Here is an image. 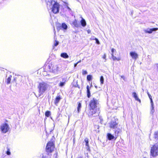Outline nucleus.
<instances>
[{"mask_svg": "<svg viewBox=\"0 0 158 158\" xmlns=\"http://www.w3.org/2000/svg\"><path fill=\"white\" fill-rule=\"evenodd\" d=\"M91 109L89 114V117H95L98 115L99 112V103L98 100L94 98L91 100L89 103Z\"/></svg>", "mask_w": 158, "mask_h": 158, "instance_id": "f257e3e1", "label": "nucleus"}, {"mask_svg": "<svg viewBox=\"0 0 158 158\" xmlns=\"http://www.w3.org/2000/svg\"><path fill=\"white\" fill-rule=\"evenodd\" d=\"M49 85L47 82L42 81L39 83L38 86V96L35 95L37 98L40 97L41 95L43 94L49 88Z\"/></svg>", "mask_w": 158, "mask_h": 158, "instance_id": "f03ea898", "label": "nucleus"}, {"mask_svg": "<svg viewBox=\"0 0 158 158\" xmlns=\"http://www.w3.org/2000/svg\"><path fill=\"white\" fill-rule=\"evenodd\" d=\"M48 71L54 73H57L61 70V66L60 64H50L47 66Z\"/></svg>", "mask_w": 158, "mask_h": 158, "instance_id": "7ed1b4c3", "label": "nucleus"}, {"mask_svg": "<svg viewBox=\"0 0 158 158\" xmlns=\"http://www.w3.org/2000/svg\"><path fill=\"white\" fill-rule=\"evenodd\" d=\"M60 5L57 2L54 1V3L51 8L50 9H52V11L54 14L58 13L59 12Z\"/></svg>", "mask_w": 158, "mask_h": 158, "instance_id": "20e7f679", "label": "nucleus"}, {"mask_svg": "<svg viewBox=\"0 0 158 158\" xmlns=\"http://www.w3.org/2000/svg\"><path fill=\"white\" fill-rule=\"evenodd\" d=\"M54 144L52 142H49L47 144L46 147V151L47 152H51L54 150Z\"/></svg>", "mask_w": 158, "mask_h": 158, "instance_id": "39448f33", "label": "nucleus"}, {"mask_svg": "<svg viewBox=\"0 0 158 158\" xmlns=\"http://www.w3.org/2000/svg\"><path fill=\"white\" fill-rule=\"evenodd\" d=\"M151 155L153 157H155L158 155V146L154 145L151 148Z\"/></svg>", "mask_w": 158, "mask_h": 158, "instance_id": "423d86ee", "label": "nucleus"}, {"mask_svg": "<svg viewBox=\"0 0 158 158\" xmlns=\"http://www.w3.org/2000/svg\"><path fill=\"white\" fill-rule=\"evenodd\" d=\"M0 129L2 132L6 133L9 129V125L6 123H3L0 126Z\"/></svg>", "mask_w": 158, "mask_h": 158, "instance_id": "0eeeda50", "label": "nucleus"}, {"mask_svg": "<svg viewBox=\"0 0 158 158\" xmlns=\"http://www.w3.org/2000/svg\"><path fill=\"white\" fill-rule=\"evenodd\" d=\"M120 127L116 121L112 120L110 123V127L114 129H116Z\"/></svg>", "mask_w": 158, "mask_h": 158, "instance_id": "6e6552de", "label": "nucleus"}, {"mask_svg": "<svg viewBox=\"0 0 158 158\" xmlns=\"http://www.w3.org/2000/svg\"><path fill=\"white\" fill-rule=\"evenodd\" d=\"M114 130V135L115 136V139H116L117 137L118 136L119 134L121 132L122 130L120 128V127H118V128H116V129Z\"/></svg>", "mask_w": 158, "mask_h": 158, "instance_id": "1a4fd4ad", "label": "nucleus"}, {"mask_svg": "<svg viewBox=\"0 0 158 158\" xmlns=\"http://www.w3.org/2000/svg\"><path fill=\"white\" fill-rule=\"evenodd\" d=\"M158 30L157 28H148L147 30H144V32L146 33L149 34L152 33L153 31H157Z\"/></svg>", "mask_w": 158, "mask_h": 158, "instance_id": "9d476101", "label": "nucleus"}, {"mask_svg": "<svg viewBox=\"0 0 158 158\" xmlns=\"http://www.w3.org/2000/svg\"><path fill=\"white\" fill-rule=\"evenodd\" d=\"M130 55L132 58L135 60H136L138 57V55L135 52H130Z\"/></svg>", "mask_w": 158, "mask_h": 158, "instance_id": "9b49d317", "label": "nucleus"}, {"mask_svg": "<svg viewBox=\"0 0 158 158\" xmlns=\"http://www.w3.org/2000/svg\"><path fill=\"white\" fill-rule=\"evenodd\" d=\"M54 1L52 0H46V3L47 4V7L48 8V6L49 8H51L52 6L54 3Z\"/></svg>", "mask_w": 158, "mask_h": 158, "instance_id": "f8f14e48", "label": "nucleus"}, {"mask_svg": "<svg viewBox=\"0 0 158 158\" xmlns=\"http://www.w3.org/2000/svg\"><path fill=\"white\" fill-rule=\"evenodd\" d=\"M107 137L108 139L109 140H111L112 139H115L114 140H115V135H113L110 133H108L107 134Z\"/></svg>", "mask_w": 158, "mask_h": 158, "instance_id": "ddd939ff", "label": "nucleus"}, {"mask_svg": "<svg viewBox=\"0 0 158 158\" xmlns=\"http://www.w3.org/2000/svg\"><path fill=\"white\" fill-rule=\"evenodd\" d=\"M132 95L133 96V97L135 98V100L137 101L140 103L141 102L140 100L138 98V96L135 92H133L132 94Z\"/></svg>", "mask_w": 158, "mask_h": 158, "instance_id": "4468645a", "label": "nucleus"}, {"mask_svg": "<svg viewBox=\"0 0 158 158\" xmlns=\"http://www.w3.org/2000/svg\"><path fill=\"white\" fill-rule=\"evenodd\" d=\"M66 78H63L62 81H61L59 84V86L61 87H62L64 85L65 82L66 81Z\"/></svg>", "mask_w": 158, "mask_h": 158, "instance_id": "2eb2a0df", "label": "nucleus"}, {"mask_svg": "<svg viewBox=\"0 0 158 158\" xmlns=\"http://www.w3.org/2000/svg\"><path fill=\"white\" fill-rule=\"evenodd\" d=\"M81 18L82 19L81 21V25L83 27H84L86 25V23L85 21L82 17H81Z\"/></svg>", "mask_w": 158, "mask_h": 158, "instance_id": "dca6fc26", "label": "nucleus"}, {"mask_svg": "<svg viewBox=\"0 0 158 158\" xmlns=\"http://www.w3.org/2000/svg\"><path fill=\"white\" fill-rule=\"evenodd\" d=\"M60 99L61 98L59 96H58L56 97L55 101V105L57 106L58 103L59 102Z\"/></svg>", "mask_w": 158, "mask_h": 158, "instance_id": "f3484780", "label": "nucleus"}, {"mask_svg": "<svg viewBox=\"0 0 158 158\" xmlns=\"http://www.w3.org/2000/svg\"><path fill=\"white\" fill-rule=\"evenodd\" d=\"M87 96L88 98H89L90 97V93L89 90V85H87L86 87Z\"/></svg>", "mask_w": 158, "mask_h": 158, "instance_id": "a211bd4d", "label": "nucleus"}, {"mask_svg": "<svg viewBox=\"0 0 158 158\" xmlns=\"http://www.w3.org/2000/svg\"><path fill=\"white\" fill-rule=\"evenodd\" d=\"M61 56L64 58H67L69 57V56L66 53H63L61 54Z\"/></svg>", "mask_w": 158, "mask_h": 158, "instance_id": "6ab92c4d", "label": "nucleus"}, {"mask_svg": "<svg viewBox=\"0 0 158 158\" xmlns=\"http://www.w3.org/2000/svg\"><path fill=\"white\" fill-rule=\"evenodd\" d=\"M84 141L85 142L86 146H87V149H88L89 148L88 139L87 138H85Z\"/></svg>", "mask_w": 158, "mask_h": 158, "instance_id": "aec40b11", "label": "nucleus"}, {"mask_svg": "<svg viewBox=\"0 0 158 158\" xmlns=\"http://www.w3.org/2000/svg\"><path fill=\"white\" fill-rule=\"evenodd\" d=\"M81 107V103L80 102L78 103V107H77V110L78 113H79L80 112V109Z\"/></svg>", "mask_w": 158, "mask_h": 158, "instance_id": "412c9836", "label": "nucleus"}, {"mask_svg": "<svg viewBox=\"0 0 158 158\" xmlns=\"http://www.w3.org/2000/svg\"><path fill=\"white\" fill-rule=\"evenodd\" d=\"M73 24L76 27H78L79 25L77 23V21L76 19H75L74 21L73 22Z\"/></svg>", "mask_w": 158, "mask_h": 158, "instance_id": "4be33fe9", "label": "nucleus"}, {"mask_svg": "<svg viewBox=\"0 0 158 158\" xmlns=\"http://www.w3.org/2000/svg\"><path fill=\"white\" fill-rule=\"evenodd\" d=\"M61 27L64 29L66 30L67 29L68 27L67 25L65 23H63L62 24Z\"/></svg>", "mask_w": 158, "mask_h": 158, "instance_id": "5701e85b", "label": "nucleus"}, {"mask_svg": "<svg viewBox=\"0 0 158 158\" xmlns=\"http://www.w3.org/2000/svg\"><path fill=\"white\" fill-rule=\"evenodd\" d=\"M151 105V111L150 112V113L151 114H153L154 112V107L153 106V104H152V105Z\"/></svg>", "mask_w": 158, "mask_h": 158, "instance_id": "b1692460", "label": "nucleus"}, {"mask_svg": "<svg viewBox=\"0 0 158 158\" xmlns=\"http://www.w3.org/2000/svg\"><path fill=\"white\" fill-rule=\"evenodd\" d=\"M100 81L101 82V84H103L104 81V78L102 76H101L100 78Z\"/></svg>", "mask_w": 158, "mask_h": 158, "instance_id": "393cba45", "label": "nucleus"}, {"mask_svg": "<svg viewBox=\"0 0 158 158\" xmlns=\"http://www.w3.org/2000/svg\"><path fill=\"white\" fill-rule=\"evenodd\" d=\"M12 77L11 76H10L7 79L6 83L7 84H9L10 83L11 81V78Z\"/></svg>", "mask_w": 158, "mask_h": 158, "instance_id": "a878e982", "label": "nucleus"}, {"mask_svg": "<svg viewBox=\"0 0 158 158\" xmlns=\"http://www.w3.org/2000/svg\"><path fill=\"white\" fill-rule=\"evenodd\" d=\"M154 137L156 139L158 140V131L155 132Z\"/></svg>", "mask_w": 158, "mask_h": 158, "instance_id": "bb28decb", "label": "nucleus"}, {"mask_svg": "<svg viewBox=\"0 0 158 158\" xmlns=\"http://www.w3.org/2000/svg\"><path fill=\"white\" fill-rule=\"evenodd\" d=\"M50 112L49 111H47L45 112V115L47 117H48L50 115Z\"/></svg>", "mask_w": 158, "mask_h": 158, "instance_id": "cd10ccee", "label": "nucleus"}, {"mask_svg": "<svg viewBox=\"0 0 158 158\" xmlns=\"http://www.w3.org/2000/svg\"><path fill=\"white\" fill-rule=\"evenodd\" d=\"M7 150L6 153L8 155H10L11 154L10 149L8 147L7 148Z\"/></svg>", "mask_w": 158, "mask_h": 158, "instance_id": "c85d7f7f", "label": "nucleus"}, {"mask_svg": "<svg viewBox=\"0 0 158 158\" xmlns=\"http://www.w3.org/2000/svg\"><path fill=\"white\" fill-rule=\"evenodd\" d=\"M92 76L90 75H88L87 77V79L88 81H90L92 79Z\"/></svg>", "mask_w": 158, "mask_h": 158, "instance_id": "c756f323", "label": "nucleus"}, {"mask_svg": "<svg viewBox=\"0 0 158 158\" xmlns=\"http://www.w3.org/2000/svg\"><path fill=\"white\" fill-rule=\"evenodd\" d=\"M148 97L150 100L151 105H152L153 104V102L152 99V96L151 95H150Z\"/></svg>", "mask_w": 158, "mask_h": 158, "instance_id": "7c9ffc66", "label": "nucleus"}, {"mask_svg": "<svg viewBox=\"0 0 158 158\" xmlns=\"http://www.w3.org/2000/svg\"><path fill=\"white\" fill-rule=\"evenodd\" d=\"M59 44V42L58 41H56L54 43V45L55 46H56Z\"/></svg>", "mask_w": 158, "mask_h": 158, "instance_id": "2f4dec72", "label": "nucleus"}, {"mask_svg": "<svg viewBox=\"0 0 158 158\" xmlns=\"http://www.w3.org/2000/svg\"><path fill=\"white\" fill-rule=\"evenodd\" d=\"M95 40L96 41V43H97L98 44H100L99 41L98 40V39H97V38H95Z\"/></svg>", "mask_w": 158, "mask_h": 158, "instance_id": "473e14b6", "label": "nucleus"}, {"mask_svg": "<svg viewBox=\"0 0 158 158\" xmlns=\"http://www.w3.org/2000/svg\"><path fill=\"white\" fill-rule=\"evenodd\" d=\"M112 59L114 60H116V57L115 56H114L113 55V54H111Z\"/></svg>", "mask_w": 158, "mask_h": 158, "instance_id": "72a5a7b5", "label": "nucleus"}, {"mask_svg": "<svg viewBox=\"0 0 158 158\" xmlns=\"http://www.w3.org/2000/svg\"><path fill=\"white\" fill-rule=\"evenodd\" d=\"M87 72L86 71L84 70H82V74L83 75H85L87 74Z\"/></svg>", "mask_w": 158, "mask_h": 158, "instance_id": "f704fd0d", "label": "nucleus"}, {"mask_svg": "<svg viewBox=\"0 0 158 158\" xmlns=\"http://www.w3.org/2000/svg\"><path fill=\"white\" fill-rule=\"evenodd\" d=\"M114 51H115V50L114 48H112L111 49V52H112L111 54H113V52H114Z\"/></svg>", "mask_w": 158, "mask_h": 158, "instance_id": "c9c22d12", "label": "nucleus"}, {"mask_svg": "<svg viewBox=\"0 0 158 158\" xmlns=\"http://www.w3.org/2000/svg\"><path fill=\"white\" fill-rule=\"evenodd\" d=\"M121 78H123L124 81L125 80V78L124 76H121Z\"/></svg>", "mask_w": 158, "mask_h": 158, "instance_id": "e433bc0d", "label": "nucleus"}, {"mask_svg": "<svg viewBox=\"0 0 158 158\" xmlns=\"http://www.w3.org/2000/svg\"><path fill=\"white\" fill-rule=\"evenodd\" d=\"M77 64H77V63H75V64H74V68H75V67H76L77 66Z\"/></svg>", "mask_w": 158, "mask_h": 158, "instance_id": "4c0bfd02", "label": "nucleus"}, {"mask_svg": "<svg viewBox=\"0 0 158 158\" xmlns=\"http://www.w3.org/2000/svg\"><path fill=\"white\" fill-rule=\"evenodd\" d=\"M91 32V31L90 30H87V33L89 34V33Z\"/></svg>", "mask_w": 158, "mask_h": 158, "instance_id": "58836bf2", "label": "nucleus"}, {"mask_svg": "<svg viewBox=\"0 0 158 158\" xmlns=\"http://www.w3.org/2000/svg\"><path fill=\"white\" fill-rule=\"evenodd\" d=\"M106 57V55L105 54H104V56H103V59H105Z\"/></svg>", "mask_w": 158, "mask_h": 158, "instance_id": "ea45409f", "label": "nucleus"}, {"mask_svg": "<svg viewBox=\"0 0 158 158\" xmlns=\"http://www.w3.org/2000/svg\"><path fill=\"white\" fill-rule=\"evenodd\" d=\"M67 8L69 10H71V9L68 6H67Z\"/></svg>", "mask_w": 158, "mask_h": 158, "instance_id": "a19ab883", "label": "nucleus"}, {"mask_svg": "<svg viewBox=\"0 0 158 158\" xmlns=\"http://www.w3.org/2000/svg\"><path fill=\"white\" fill-rule=\"evenodd\" d=\"M120 60V59L119 58H117V57H116V60H117L118 61V60Z\"/></svg>", "mask_w": 158, "mask_h": 158, "instance_id": "79ce46f5", "label": "nucleus"}, {"mask_svg": "<svg viewBox=\"0 0 158 158\" xmlns=\"http://www.w3.org/2000/svg\"><path fill=\"white\" fill-rule=\"evenodd\" d=\"M81 62V60H80L79 61H78V62H77V64H78L79 63H80Z\"/></svg>", "mask_w": 158, "mask_h": 158, "instance_id": "37998d69", "label": "nucleus"}, {"mask_svg": "<svg viewBox=\"0 0 158 158\" xmlns=\"http://www.w3.org/2000/svg\"><path fill=\"white\" fill-rule=\"evenodd\" d=\"M147 94L148 96H149V95H151L150 94H149V92L148 91H147Z\"/></svg>", "mask_w": 158, "mask_h": 158, "instance_id": "c03bdc74", "label": "nucleus"}, {"mask_svg": "<svg viewBox=\"0 0 158 158\" xmlns=\"http://www.w3.org/2000/svg\"><path fill=\"white\" fill-rule=\"evenodd\" d=\"M147 94L148 96H149V95H151L150 94H149V92L148 91H147Z\"/></svg>", "mask_w": 158, "mask_h": 158, "instance_id": "a18cd8bd", "label": "nucleus"}, {"mask_svg": "<svg viewBox=\"0 0 158 158\" xmlns=\"http://www.w3.org/2000/svg\"><path fill=\"white\" fill-rule=\"evenodd\" d=\"M91 39L92 40H95V38H94V37H93V38H92Z\"/></svg>", "mask_w": 158, "mask_h": 158, "instance_id": "49530a36", "label": "nucleus"}, {"mask_svg": "<svg viewBox=\"0 0 158 158\" xmlns=\"http://www.w3.org/2000/svg\"><path fill=\"white\" fill-rule=\"evenodd\" d=\"M70 116L69 115H68V120H69V118H70Z\"/></svg>", "mask_w": 158, "mask_h": 158, "instance_id": "de8ad7c7", "label": "nucleus"}, {"mask_svg": "<svg viewBox=\"0 0 158 158\" xmlns=\"http://www.w3.org/2000/svg\"><path fill=\"white\" fill-rule=\"evenodd\" d=\"M142 90H143V91H144V90H143V89H142Z\"/></svg>", "mask_w": 158, "mask_h": 158, "instance_id": "09e8293b", "label": "nucleus"}]
</instances>
